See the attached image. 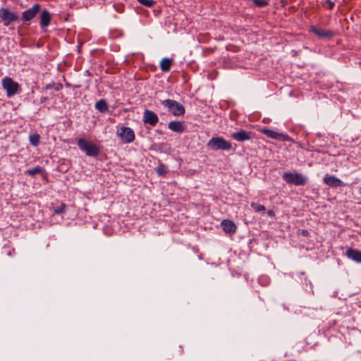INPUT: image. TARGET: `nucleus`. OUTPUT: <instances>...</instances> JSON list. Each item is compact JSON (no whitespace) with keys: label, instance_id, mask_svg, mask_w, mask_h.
I'll list each match as a JSON object with an SVG mask.
<instances>
[{"label":"nucleus","instance_id":"1","mask_svg":"<svg viewBox=\"0 0 361 361\" xmlns=\"http://www.w3.org/2000/svg\"><path fill=\"white\" fill-rule=\"evenodd\" d=\"M207 147L214 151L224 150L230 151L232 149L231 142L225 140L223 137L216 136L212 137L207 142Z\"/></svg>","mask_w":361,"mask_h":361},{"label":"nucleus","instance_id":"2","mask_svg":"<svg viewBox=\"0 0 361 361\" xmlns=\"http://www.w3.org/2000/svg\"><path fill=\"white\" fill-rule=\"evenodd\" d=\"M77 145L79 149L84 152L88 157H96L99 155L100 149L99 147L92 142L87 141L84 138L78 140Z\"/></svg>","mask_w":361,"mask_h":361},{"label":"nucleus","instance_id":"3","mask_svg":"<svg viewBox=\"0 0 361 361\" xmlns=\"http://www.w3.org/2000/svg\"><path fill=\"white\" fill-rule=\"evenodd\" d=\"M161 104L175 116H182L185 112L183 105L176 100L167 99L161 100Z\"/></svg>","mask_w":361,"mask_h":361},{"label":"nucleus","instance_id":"4","mask_svg":"<svg viewBox=\"0 0 361 361\" xmlns=\"http://www.w3.org/2000/svg\"><path fill=\"white\" fill-rule=\"evenodd\" d=\"M1 85L8 98L20 92V85L10 77H4L1 80Z\"/></svg>","mask_w":361,"mask_h":361},{"label":"nucleus","instance_id":"5","mask_svg":"<svg viewBox=\"0 0 361 361\" xmlns=\"http://www.w3.org/2000/svg\"><path fill=\"white\" fill-rule=\"evenodd\" d=\"M282 178L287 183L298 186L305 185L307 182V177L300 173L285 172Z\"/></svg>","mask_w":361,"mask_h":361},{"label":"nucleus","instance_id":"6","mask_svg":"<svg viewBox=\"0 0 361 361\" xmlns=\"http://www.w3.org/2000/svg\"><path fill=\"white\" fill-rule=\"evenodd\" d=\"M0 18L5 26H8L11 23L19 20V16L16 12L11 11L8 8H0Z\"/></svg>","mask_w":361,"mask_h":361},{"label":"nucleus","instance_id":"7","mask_svg":"<svg viewBox=\"0 0 361 361\" xmlns=\"http://www.w3.org/2000/svg\"><path fill=\"white\" fill-rule=\"evenodd\" d=\"M117 134L124 143H131L135 140L134 131L129 127H121Z\"/></svg>","mask_w":361,"mask_h":361},{"label":"nucleus","instance_id":"8","mask_svg":"<svg viewBox=\"0 0 361 361\" xmlns=\"http://www.w3.org/2000/svg\"><path fill=\"white\" fill-rule=\"evenodd\" d=\"M309 31L310 32L314 33L315 35H317L319 38L322 39H330L333 38L335 35L334 32L330 30H324L320 27H318L314 25H312L310 27Z\"/></svg>","mask_w":361,"mask_h":361},{"label":"nucleus","instance_id":"9","mask_svg":"<svg viewBox=\"0 0 361 361\" xmlns=\"http://www.w3.org/2000/svg\"><path fill=\"white\" fill-rule=\"evenodd\" d=\"M261 132L264 135H267L268 137L271 138V139L281 140V141H290V138L288 135L278 133L274 130H271V129L264 128L261 130Z\"/></svg>","mask_w":361,"mask_h":361},{"label":"nucleus","instance_id":"10","mask_svg":"<svg viewBox=\"0 0 361 361\" xmlns=\"http://www.w3.org/2000/svg\"><path fill=\"white\" fill-rule=\"evenodd\" d=\"M142 121L146 124L155 126L159 121V117L153 111L145 109L143 112Z\"/></svg>","mask_w":361,"mask_h":361},{"label":"nucleus","instance_id":"11","mask_svg":"<svg viewBox=\"0 0 361 361\" xmlns=\"http://www.w3.org/2000/svg\"><path fill=\"white\" fill-rule=\"evenodd\" d=\"M231 137L238 142H245L252 138V133L240 129L239 131L231 133Z\"/></svg>","mask_w":361,"mask_h":361},{"label":"nucleus","instance_id":"12","mask_svg":"<svg viewBox=\"0 0 361 361\" xmlns=\"http://www.w3.org/2000/svg\"><path fill=\"white\" fill-rule=\"evenodd\" d=\"M41 6L39 4H35L32 8L25 11L22 13V19L25 22H27L34 18L39 11Z\"/></svg>","mask_w":361,"mask_h":361},{"label":"nucleus","instance_id":"13","mask_svg":"<svg viewBox=\"0 0 361 361\" xmlns=\"http://www.w3.org/2000/svg\"><path fill=\"white\" fill-rule=\"evenodd\" d=\"M324 183L332 188L343 186V183L335 176L326 175L324 178Z\"/></svg>","mask_w":361,"mask_h":361},{"label":"nucleus","instance_id":"14","mask_svg":"<svg viewBox=\"0 0 361 361\" xmlns=\"http://www.w3.org/2000/svg\"><path fill=\"white\" fill-rule=\"evenodd\" d=\"M168 128L171 131L181 134L185 130V125L182 121H173L169 123Z\"/></svg>","mask_w":361,"mask_h":361},{"label":"nucleus","instance_id":"15","mask_svg":"<svg viewBox=\"0 0 361 361\" xmlns=\"http://www.w3.org/2000/svg\"><path fill=\"white\" fill-rule=\"evenodd\" d=\"M221 226L223 230L228 234H233L236 231L235 224L228 219L223 220L221 222Z\"/></svg>","mask_w":361,"mask_h":361},{"label":"nucleus","instance_id":"16","mask_svg":"<svg viewBox=\"0 0 361 361\" xmlns=\"http://www.w3.org/2000/svg\"><path fill=\"white\" fill-rule=\"evenodd\" d=\"M346 256L356 262L361 263V251L358 250L348 248L346 251Z\"/></svg>","mask_w":361,"mask_h":361},{"label":"nucleus","instance_id":"17","mask_svg":"<svg viewBox=\"0 0 361 361\" xmlns=\"http://www.w3.org/2000/svg\"><path fill=\"white\" fill-rule=\"evenodd\" d=\"M51 22V15L50 13L44 9L42 11L40 14V22L39 25L41 27H47Z\"/></svg>","mask_w":361,"mask_h":361},{"label":"nucleus","instance_id":"18","mask_svg":"<svg viewBox=\"0 0 361 361\" xmlns=\"http://www.w3.org/2000/svg\"><path fill=\"white\" fill-rule=\"evenodd\" d=\"M95 109L101 113H106L109 111V106L105 99H99L95 104Z\"/></svg>","mask_w":361,"mask_h":361},{"label":"nucleus","instance_id":"19","mask_svg":"<svg viewBox=\"0 0 361 361\" xmlns=\"http://www.w3.org/2000/svg\"><path fill=\"white\" fill-rule=\"evenodd\" d=\"M173 59L169 58H164L160 62V68L163 72H168L170 71Z\"/></svg>","mask_w":361,"mask_h":361},{"label":"nucleus","instance_id":"20","mask_svg":"<svg viewBox=\"0 0 361 361\" xmlns=\"http://www.w3.org/2000/svg\"><path fill=\"white\" fill-rule=\"evenodd\" d=\"M44 171V169L42 166H37L34 168L27 169L25 173L29 176H34L36 174L41 173Z\"/></svg>","mask_w":361,"mask_h":361},{"label":"nucleus","instance_id":"21","mask_svg":"<svg viewBox=\"0 0 361 361\" xmlns=\"http://www.w3.org/2000/svg\"><path fill=\"white\" fill-rule=\"evenodd\" d=\"M40 136L37 133L32 134L29 137V141L30 144L34 146L37 147L39 143Z\"/></svg>","mask_w":361,"mask_h":361},{"label":"nucleus","instance_id":"22","mask_svg":"<svg viewBox=\"0 0 361 361\" xmlns=\"http://www.w3.org/2000/svg\"><path fill=\"white\" fill-rule=\"evenodd\" d=\"M156 172L159 176H164L168 172V168L164 164L160 163L156 168Z\"/></svg>","mask_w":361,"mask_h":361},{"label":"nucleus","instance_id":"23","mask_svg":"<svg viewBox=\"0 0 361 361\" xmlns=\"http://www.w3.org/2000/svg\"><path fill=\"white\" fill-rule=\"evenodd\" d=\"M141 5H143L148 8H152L156 4V1L154 0H137Z\"/></svg>","mask_w":361,"mask_h":361},{"label":"nucleus","instance_id":"24","mask_svg":"<svg viewBox=\"0 0 361 361\" xmlns=\"http://www.w3.org/2000/svg\"><path fill=\"white\" fill-rule=\"evenodd\" d=\"M253 4L259 8H262L269 5V2L265 0H252Z\"/></svg>","mask_w":361,"mask_h":361},{"label":"nucleus","instance_id":"25","mask_svg":"<svg viewBox=\"0 0 361 361\" xmlns=\"http://www.w3.org/2000/svg\"><path fill=\"white\" fill-rule=\"evenodd\" d=\"M251 207L257 212H260L264 211L266 209L265 207L262 204H258L257 203L252 202L251 204Z\"/></svg>","mask_w":361,"mask_h":361},{"label":"nucleus","instance_id":"26","mask_svg":"<svg viewBox=\"0 0 361 361\" xmlns=\"http://www.w3.org/2000/svg\"><path fill=\"white\" fill-rule=\"evenodd\" d=\"M66 208V205L63 203L59 207H57L54 209V212H55V214H61L65 212Z\"/></svg>","mask_w":361,"mask_h":361},{"label":"nucleus","instance_id":"27","mask_svg":"<svg viewBox=\"0 0 361 361\" xmlns=\"http://www.w3.org/2000/svg\"><path fill=\"white\" fill-rule=\"evenodd\" d=\"M326 4L328 5V7L330 10L333 9L335 6L334 3L331 0H326Z\"/></svg>","mask_w":361,"mask_h":361},{"label":"nucleus","instance_id":"28","mask_svg":"<svg viewBox=\"0 0 361 361\" xmlns=\"http://www.w3.org/2000/svg\"><path fill=\"white\" fill-rule=\"evenodd\" d=\"M47 98L46 97H42L40 99V103H44L45 102H47Z\"/></svg>","mask_w":361,"mask_h":361},{"label":"nucleus","instance_id":"29","mask_svg":"<svg viewBox=\"0 0 361 361\" xmlns=\"http://www.w3.org/2000/svg\"><path fill=\"white\" fill-rule=\"evenodd\" d=\"M301 233L304 236H307L308 235V231L307 230H302Z\"/></svg>","mask_w":361,"mask_h":361},{"label":"nucleus","instance_id":"30","mask_svg":"<svg viewBox=\"0 0 361 361\" xmlns=\"http://www.w3.org/2000/svg\"><path fill=\"white\" fill-rule=\"evenodd\" d=\"M61 88H62V85H61V84H59V85H57V87L55 88V90H56V91H59V90H60Z\"/></svg>","mask_w":361,"mask_h":361},{"label":"nucleus","instance_id":"31","mask_svg":"<svg viewBox=\"0 0 361 361\" xmlns=\"http://www.w3.org/2000/svg\"><path fill=\"white\" fill-rule=\"evenodd\" d=\"M268 214H269V216H273V215H274V212H273L272 210H269V211L268 212Z\"/></svg>","mask_w":361,"mask_h":361},{"label":"nucleus","instance_id":"32","mask_svg":"<svg viewBox=\"0 0 361 361\" xmlns=\"http://www.w3.org/2000/svg\"><path fill=\"white\" fill-rule=\"evenodd\" d=\"M52 87V85H46V89L48 90V89H51Z\"/></svg>","mask_w":361,"mask_h":361},{"label":"nucleus","instance_id":"33","mask_svg":"<svg viewBox=\"0 0 361 361\" xmlns=\"http://www.w3.org/2000/svg\"><path fill=\"white\" fill-rule=\"evenodd\" d=\"M12 255L11 251L8 252V255L11 256Z\"/></svg>","mask_w":361,"mask_h":361},{"label":"nucleus","instance_id":"34","mask_svg":"<svg viewBox=\"0 0 361 361\" xmlns=\"http://www.w3.org/2000/svg\"><path fill=\"white\" fill-rule=\"evenodd\" d=\"M360 190H361V188H360ZM360 193H361V191H360Z\"/></svg>","mask_w":361,"mask_h":361},{"label":"nucleus","instance_id":"35","mask_svg":"<svg viewBox=\"0 0 361 361\" xmlns=\"http://www.w3.org/2000/svg\"><path fill=\"white\" fill-rule=\"evenodd\" d=\"M360 64H361V62H360Z\"/></svg>","mask_w":361,"mask_h":361}]
</instances>
